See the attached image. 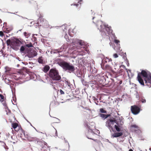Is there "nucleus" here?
<instances>
[{
    "mask_svg": "<svg viewBox=\"0 0 151 151\" xmlns=\"http://www.w3.org/2000/svg\"><path fill=\"white\" fill-rule=\"evenodd\" d=\"M96 25L100 31L104 32L106 35H109L110 33L112 32V30L111 29V27H108V25L106 26L104 25L101 21L98 22Z\"/></svg>",
    "mask_w": 151,
    "mask_h": 151,
    "instance_id": "f257e3e1",
    "label": "nucleus"
},
{
    "mask_svg": "<svg viewBox=\"0 0 151 151\" xmlns=\"http://www.w3.org/2000/svg\"><path fill=\"white\" fill-rule=\"evenodd\" d=\"M48 75L49 77L53 81H58L61 80V77L59 74L58 71L55 68L50 69Z\"/></svg>",
    "mask_w": 151,
    "mask_h": 151,
    "instance_id": "f03ea898",
    "label": "nucleus"
},
{
    "mask_svg": "<svg viewBox=\"0 0 151 151\" xmlns=\"http://www.w3.org/2000/svg\"><path fill=\"white\" fill-rule=\"evenodd\" d=\"M60 65L63 68L66 70H68L69 72H73L74 71V67L72 65L66 62H63L60 63Z\"/></svg>",
    "mask_w": 151,
    "mask_h": 151,
    "instance_id": "7ed1b4c3",
    "label": "nucleus"
},
{
    "mask_svg": "<svg viewBox=\"0 0 151 151\" xmlns=\"http://www.w3.org/2000/svg\"><path fill=\"white\" fill-rule=\"evenodd\" d=\"M151 73L150 72L147 71L145 70H142L141 73H138V75H139L140 76H142L144 77V81L145 80H147L150 77Z\"/></svg>",
    "mask_w": 151,
    "mask_h": 151,
    "instance_id": "20e7f679",
    "label": "nucleus"
},
{
    "mask_svg": "<svg viewBox=\"0 0 151 151\" xmlns=\"http://www.w3.org/2000/svg\"><path fill=\"white\" fill-rule=\"evenodd\" d=\"M131 110L132 113L134 115H137L140 112V107L134 105L131 106Z\"/></svg>",
    "mask_w": 151,
    "mask_h": 151,
    "instance_id": "39448f33",
    "label": "nucleus"
},
{
    "mask_svg": "<svg viewBox=\"0 0 151 151\" xmlns=\"http://www.w3.org/2000/svg\"><path fill=\"white\" fill-rule=\"evenodd\" d=\"M114 122L115 120L111 119H109L106 122V126L109 128L111 131V130L114 131L113 126L114 124Z\"/></svg>",
    "mask_w": 151,
    "mask_h": 151,
    "instance_id": "423d86ee",
    "label": "nucleus"
},
{
    "mask_svg": "<svg viewBox=\"0 0 151 151\" xmlns=\"http://www.w3.org/2000/svg\"><path fill=\"white\" fill-rule=\"evenodd\" d=\"M21 44V42L18 39L12 40V46L13 48L19 46Z\"/></svg>",
    "mask_w": 151,
    "mask_h": 151,
    "instance_id": "0eeeda50",
    "label": "nucleus"
},
{
    "mask_svg": "<svg viewBox=\"0 0 151 151\" xmlns=\"http://www.w3.org/2000/svg\"><path fill=\"white\" fill-rule=\"evenodd\" d=\"M38 23H39V22H40L41 23L40 25H42L45 26V25H47L48 22L47 21L44 19L42 17H40L38 20Z\"/></svg>",
    "mask_w": 151,
    "mask_h": 151,
    "instance_id": "6e6552de",
    "label": "nucleus"
},
{
    "mask_svg": "<svg viewBox=\"0 0 151 151\" xmlns=\"http://www.w3.org/2000/svg\"><path fill=\"white\" fill-rule=\"evenodd\" d=\"M12 127L16 132H18L19 129V125L17 123H12Z\"/></svg>",
    "mask_w": 151,
    "mask_h": 151,
    "instance_id": "1a4fd4ad",
    "label": "nucleus"
},
{
    "mask_svg": "<svg viewBox=\"0 0 151 151\" xmlns=\"http://www.w3.org/2000/svg\"><path fill=\"white\" fill-rule=\"evenodd\" d=\"M28 55L29 58H33L37 55V53L36 51L33 50L30 52H29L28 54Z\"/></svg>",
    "mask_w": 151,
    "mask_h": 151,
    "instance_id": "9d476101",
    "label": "nucleus"
},
{
    "mask_svg": "<svg viewBox=\"0 0 151 151\" xmlns=\"http://www.w3.org/2000/svg\"><path fill=\"white\" fill-rule=\"evenodd\" d=\"M13 28L12 26H7L6 28L4 29V32L6 33H8L12 31Z\"/></svg>",
    "mask_w": 151,
    "mask_h": 151,
    "instance_id": "9b49d317",
    "label": "nucleus"
},
{
    "mask_svg": "<svg viewBox=\"0 0 151 151\" xmlns=\"http://www.w3.org/2000/svg\"><path fill=\"white\" fill-rule=\"evenodd\" d=\"M137 79L138 81L141 84V85H142L143 86H144V81L141 77V76H140L139 75H137Z\"/></svg>",
    "mask_w": 151,
    "mask_h": 151,
    "instance_id": "f8f14e48",
    "label": "nucleus"
},
{
    "mask_svg": "<svg viewBox=\"0 0 151 151\" xmlns=\"http://www.w3.org/2000/svg\"><path fill=\"white\" fill-rule=\"evenodd\" d=\"M123 135V133L122 132H116L114 133L112 135V137L113 138L114 137H120Z\"/></svg>",
    "mask_w": 151,
    "mask_h": 151,
    "instance_id": "ddd939ff",
    "label": "nucleus"
},
{
    "mask_svg": "<svg viewBox=\"0 0 151 151\" xmlns=\"http://www.w3.org/2000/svg\"><path fill=\"white\" fill-rule=\"evenodd\" d=\"M27 139L29 141H37V138L36 137H32L30 136H28L27 137Z\"/></svg>",
    "mask_w": 151,
    "mask_h": 151,
    "instance_id": "4468645a",
    "label": "nucleus"
},
{
    "mask_svg": "<svg viewBox=\"0 0 151 151\" xmlns=\"http://www.w3.org/2000/svg\"><path fill=\"white\" fill-rule=\"evenodd\" d=\"M50 67L48 65H46L44 66L43 68V71L45 73L47 72L49 70Z\"/></svg>",
    "mask_w": 151,
    "mask_h": 151,
    "instance_id": "2eb2a0df",
    "label": "nucleus"
},
{
    "mask_svg": "<svg viewBox=\"0 0 151 151\" xmlns=\"http://www.w3.org/2000/svg\"><path fill=\"white\" fill-rule=\"evenodd\" d=\"M37 144L40 145L42 148H43V145H45V143L44 142L41 141H38L37 142Z\"/></svg>",
    "mask_w": 151,
    "mask_h": 151,
    "instance_id": "dca6fc26",
    "label": "nucleus"
},
{
    "mask_svg": "<svg viewBox=\"0 0 151 151\" xmlns=\"http://www.w3.org/2000/svg\"><path fill=\"white\" fill-rule=\"evenodd\" d=\"M104 69L109 70H111V67L108 65H106L105 66V68Z\"/></svg>",
    "mask_w": 151,
    "mask_h": 151,
    "instance_id": "f3484780",
    "label": "nucleus"
},
{
    "mask_svg": "<svg viewBox=\"0 0 151 151\" xmlns=\"http://www.w3.org/2000/svg\"><path fill=\"white\" fill-rule=\"evenodd\" d=\"M145 83H149L151 84V74L149 78L147 80H145Z\"/></svg>",
    "mask_w": 151,
    "mask_h": 151,
    "instance_id": "a211bd4d",
    "label": "nucleus"
},
{
    "mask_svg": "<svg viewBox=\"0 0 151 151\" xmlns=\"http://www.w3.org/2000/svg\"><path fill=\"white\" fill-rule=\"evenodd\" d=\"M6 114L7 115H9L11 113V110L9 109L7 107V106H6Z\"/></svg>",
    "mask_w": 151,
    "mask_h": 151,
    "instance_id": "6ab92c4d",
    "label": "nucleus"
},
{
    "mask_svg": "<svg viewBox=\"0 0 151 151\" xmlns=\"http://www.w3.org/2000/svg\"><path fill=\"white\" fill-rule=\"evenodd\" d=\"M12 40L9 39L6 41V43L8 45H10L12 46Z\"/></svg>",
    "mask_w": 151,
    "mask_h": 151,
    "instance_id": "aec40b11",
    "label": "nucleus"
},
{
    "mask_svg": "<svg viewBox=\"0 0 151 151\" xmlns=\"http://www.w3.org/2000/svg\"><path fill=\"white\" fill-rule=\"evenodd\" d=\"M100 116L102 118L104 119H106L107 118L108 116L109 115H106L104 114H100Z\"/></svg>",
    "mask_w": 151,
    "mask_h": 151,
    "instance_id": "412c9836",
    "label": "nucleus"
},
{
    "mask_svg": "<svg viewBox=\"0 0 151 151\" xmlns=\"http://www.w3.org/2000/svg\"><path fill=\"white\" fill-rule=\"evenodd\" d=\"M66 45H63L60 48V51L59 52H61L62 51H63V50L64 49H66Z\"/></svg>",
    "mask_w": 151,
    "mask_h": 151,
    "instance_id": "4be33fe9",
    "label": "nucleus"
},
{
    "mask_svg": "<svg viewBox=\"0 0 151 151\" xmlns=\"http://www.w3.org/2000/svg\"><path fill=\"white\" fill-rule=\"evenodd\" d=\"M42 57H40L38 60V62L42 64L43 63V60H42Z\"/></svg>",
    "mask_w": 151,
    "mask_h": 151,
    "instance_id": "5701e85b",
    "label": "nucleus"
},
{
    "mask_svg": "<svg viewBox=\"0 0 151 151\" xmlns=\"http://www.w3.org/2000/svg\"><path fill=\"white\" fill-rule=\"evenodd\" d=\"M4 96L2 94H0V101L2 102L4 100Z\"/></svg>",
    "mask_w": 151,
    "mask_h": 151,
    "instance_id": "b1692460",
    "label": "nucleus"
},
{
    "mask_svg": "<svg viewBox=\"0 0 151 151\" xmlns=\"http://www.w3.org/2000/svg\"><path fill=\"white\" fill-rule=\"evenodd\" d=\"M20 131L21 132L20 133V137H22L23 135H24L25 136V133L24 132L23 130L22 129L20 130Z\"/></svg>",
    "mask_w": 151,
    "mask_h": 151,
    "instance_id": "393cba45",
    "label": "nucleus"
},
{
    "mask_svg": "<svg viewBox=\"0 0 151 151\" xmlns=\"http://www.w3.org/2000/svg\"><path fill=\"white\" fill-rule=\"evenodd\" d=\"M120 68H125L126 70H127V73H128V71H129L130 72L131 71V70H128L127 68H125V67L123 65H121L120 66H119Z\"/></svg>",
    "mask_w": 151,
    "mask_h": 151,
    "instance_id": "a878e982",
    "label": "nucleus"
},
{
    "mask_svg": "<svg viewBox=\"0 0 151 151\" xmlns=\"http://www.w3.org/2000/svg\"><path fill=\"white\" fill-rule=\"evenodd\" d=\"M112 60L110 58H109L106 57L105 59V61L106 63L107 62H109Z\"/></svg>",
    "mask_w": 151,
    "mask_h": 151,
    "instance_id": "bb28decb",
    "label": "nucleus"
},
{
    "mask_svg": "<svg viewBox=\"0 0 151 151\" xmlns=\"http://www.w3.org/2000/svg\"><path fill=\"white\" fill-rule=\"evenodd\" d=\"M115 127L116 130L118 132H119L120 131V129L119 128L117 125H115L114 126Z\"/></svg>",
    "mask_w": 151,
    "mask_h": 151,
    "instance_id": "cd10ccee",
    "label": "nucleus"
},
{
    "mask_svg": "<svg viewBox=\"0 0 151 151\" xmlns=\"http://www.w3.org/2000/svg\"><path fill=\"white\" fill-rule=\"evenodd\" d=\"M2 145L3 146L4 148L6 149V147H5V146H6L5 144L3 142L0 141V146Z\"/></svg>",
    "mask_w": 151,
    "mask_h": 151,
    "instance_id": "c85d7f7f",
    "label": "nucleus"
},
{
    "mask_svg": "<svg viewBox=\"0 0 151 151\" xmlns=\"http://www.w3.org/2000/svg\"><path fill=\"white\" fill-rule=\"evenodd\" d=\"M100 111L101 113H106V111L102 108H101L100 109Z\"/></svg>",
    "mask_w": 151,
    "mask_h": 151,
    "instance_id": "c756f323",
    "label": "nucleus"
},
{
    "mask_svg": "<svg viewBox=\"0 0 151 151\" xmlns=\"http://www.w3.org/2000/svg\"><path fill=\"white\" fill-rule=\"evenodd\" d=\"M26 46L27 47H33V45L32 44V43H30L28 44H26Z\"/></svg>",
    "mask_w": 151,
    "mask_h": 151,
    "instance_id": "7c9ffc66",
    "label": "nucleus"
},
{
    "mask_svg": "<svg viewBox=\"0 0 151 151\" xmlns=\"http://www.w3.org/2000/svg\"><path fill=\"white\" fill-rule=\"evenodd\" d=\"M25 50V48L23 46H22L21 47L20 50L21 52H23Z\"/></svg>",
    "mask_w": 151,
    "mask_h": 151,
    "instance_id": "2f4dec72",
    "label": "nucleus"
},
{
    "mask_svg": "<svg viewBox=\"0 0 151 151\" xmlns=\"http://www.w3.org/2000/svg\"><path fill=\"white\" fill-rule=\"evenodd\" d=\"M4 36V34L2 31H0V36L3 37Z\"/></svg>",
    "mask_w": 151,
    "mask_h": 151,
    "instance_id": "473e14b6",
    "label": "nucleus"
},
{
    "mask_svg": "<svg viewBox=\"0 0 151 151\" xmlns=\"http://www.w3.org/2000/svg\"><path fill=\"white\" fill-rule=\"evenodd\" d=\"M131 127H133L136 128H138V127L136 125H132L131 126Z\"/></svg>",
    "mask_w": 151,
    "mask_h": 151,
    "instance_id": "72a5a7b5",
    "label": "nucleus"
},
{
    "mask_svg": "<svg viewBox=\"0 0 151 151\" xmlns=\"http://www.w3.org/2000/svg\"><path fill=\"white\" fill-rule=\"evenodd\" d=\"M114 42L116 44H118V43L120 42V41L119 40L115 39L114 40Z\"/></svg>",
    "mask_w": 151,
    "mask_h": 151,
    "instance_id": "f704fd0d",
    "label": "nucleus"
},
{
    "mask_svg": "<svg viewBox=\"0 0 151 151\" xmlns=\"http://www.w3.org/2000/svg\"><path fill=\"white\" fill-rule=\"evenodd\" d=\"M113 56H114V58H117V57H118V56L116 53H115L114 54Z\"/></svg>",
    "mask_w": 151,
    "mask_h": 151,
    "instance_id": "c9c22d12",
    "label": "nucleus"
},
{
    "mask_svg": "<svg viewBox=\"0 0 151 151\" xmlns=\"http://www.w3.org/2000/svg\"><path fill=\"white\" fill-rule=\"evenodd\" d=\"M141 101L143 103H144L146 102V100L143 99H142Z\"/></svg>",
    "mask_w": 151,
    "mask_h": 151,
    "instance_id": "e433bc0d",
    "label": "nucleus"
},
{
    "mask_svg": "<svg viewBox=\"0 0 151 151\" xmlns=\"http://www.w3.org/2000/svg\"><path fill=\"white\" fill-rule=\"evenodd\" d=\"M60 92L61 94H64V92L61 89L60 90Z\"/></svg>",
    "mask_w": 151,
    "mask_h": 151,
    "instance_id": "4c0bfd02",
    "label": "nucleus"
},
{
    "mask_svg": "<svg viewBox=\"0 0 151 151\" xmlns=\"http://www.w3.org/2000/svg\"><path fill=\"white\" fill-rule=\"evenodd\" d=\"M24 36L27 37V33L26 32H24Z\"/></svg>",
    "mask_w": 151,
    "mask_h": 151,
    "instance_id": "58836bf2",
    "label": "nucleus"
},
{
    "mask_svg": "<svg viewBox=\"0 0 151 151\" xmlns=\"http://www.w3.org/2000/svg\"><path fill=\"white\" fill-rule=\"evenodd\" d=\"M78 43H79V44L81 45H83V43H82L80 41H79L78 42Z\"/></svg>",
    "mask_w": 151,
    "mask_h": 151,
    "instance_id": "ea45409f",
    "label": "nucleus"
},
{
    "mask_svg": "<svg viewBox=\"0 0 151 151\" xmlns=\"http://www.w3.org/2000/svg\"><path fill=\"white\" fill-rule=\"evenodd\" d=\"M123 71V70L122 69H120L119 70V73H122Z\"/></svg>",
    "mask_w": 151,
    "mask_h": 151,
    "instance_id": "a19ab883",
    "label": "nucleus"
},
{
    "mask_svg": "<svg viewBox=\"0 0 151 151\" xmlns=\"http://www.w3.org/2000/svg\"><path fill=\"white\" fill-rule=\"evenodd\" d=\"M67 85L68 86L70 87V83H69L67 82Z\"/></svg>",
    "mask_w": 151,
    "mask_h": 151,
    "instance_id": "79ce46f5",
    "label": "nucleus"
},
{
    "mask_svg": "<svg viewBox=\"0 0 151 151\" xmlns=\"http://www.w3.org/2000/svg\"><path fill=\"white\" fill-rule=\"evenodd\" d=\"M55 136H57V131L56 130V131H55Z\"/></svg>",
    "mask_w": 151,
    "mask_h": 151,
    "instance_id": "37998d69",
    "label": "nucleus"
},
{
    "mask_svg": "<svg viewBox=\"0 0 151 151\" xmlns=\"http://www.w3.org/2000/svg\"><path fill=\"white\" fill-rule=\"evenodd\" d=\"M117 67V65H115L114 66V69L116 70V68Z\"/></svg>",
    "mask_w": 151,
    "mask_h": 151,
    "instance_id": "c03bdc74",
    "label": "nucleus"
},
{
    "mask_svg": "<svg viewBox=\"0 0 151 151\" xmlns=\"http://www.w3.org/2000/svg\"><path fill=\"white\" fill-rule=\"evenodd\" d=\"M79 4H74V5L76 6L77 7L78 6Z\"/></svg>",
    "mask_w": 151,
    "mask_h": 151,
    "instance_id": "a18cd8bd",
    "label": "nucleus"
},
{
    "mask_svg": "<svg viewBox=\"0 0 151 151\" xmlns=\"http://www.w3.org/2000/svg\"><path fill=\"white\" fill-rule=\"evenodd\" d=\"M6 80H8V81H9V80H8V79H7V78H6L5 79V81L6 82V81H6Z\"/></svg>",
    "mask_w": 151,
    "mask_h": 151,
    "instance_id": "49530a36",
    "label": "nucleus"
},
{
    "mask_svg": "<svg viewBox=\"0 0 151 151\" xmlns=\"http://www.w3.org/2000/svg\"><path fill=\"white\" fill-rule=\"evenodd\" d=\"M129 151H133V150L132 149H130Z\"/></svg>",
    "mask_w": 151,
    "mask_h": 151,
    "instance_id": "de8ad7c7",
    "label": "nucleus"
},
{
    "mask_svg": "<svg viewBox=\"0 0 151 151\" xmlns=\"http://www.w3.org/2000/svg\"><path fill=\"white\" fill-rule=\"evenodd\" d=\"M88 139H92L91 138H90V137H88Z\"/></svg>",
    "mask_w": 151,
    "mask_h": 151,
    "instance_id": "09e8293b",
    "label": "nucleus"
},
{
    "mask_svg": "<svg viewBox=\"0 0 151 151\" xmlns=\"http://www.w3.org/2000/svg\"><path fill=\"white\" fill-rule=\"evenodd\" d=\"M0 91L1 92V88H0Z\"/></svg>",
    "mask_w": 151,
    "mask_h": 151,
    "instance_id": "8fccbe9b",
    "label": "nucleus"
},
{
    "mask_svg": "<svg viewBox=\"0 0 151 151\" xmlns=\"http://www.w3.org/2000/svg\"><path fill=\"white\" fill-rule=\"evenodd\" d=\"M149 150L151 151V147L150 148Z\"/></svg>",
    "mask_w": 151,
    "mask_h": 151,
    "instance_id": "3c124183",
    "label": "nucleus"
},
{
    "mask_svg": "<svg viewBox=\"0 0 151 151\" xmlns=\"http://www.w3.org/2000/svg\"><path fill=\"white\" fill-rule=\"evenodd\" d=\"M117 77V76H116L115 77L116 78V77Z\"/></svg>",
    "mask_w": 151,
    "mask_h": 151,
    "instance_id": "603ef678",
    "label": "nucleus"
},
{
    "mask_svg": "<svg viewBox=\"0 0 151 151\" xmlns=\"http://www.w3.org/2000/svg\"><path fill=\"white\" fill-rule=\"evenodd\" d=\"M94 17H93V19H94Z\"/></svg>",
    "mask_w": 151,
    "mask_h": 151,
    "instance_id": "864d4df0",
    "label": "nucleus"
}]
</instances>
